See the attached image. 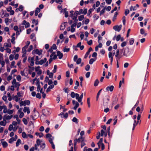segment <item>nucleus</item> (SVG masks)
<instances>
[{
  "label": "nucleus",
  "mask_w": 151,
  "mask_h": 151,
  "mask_svg": "<svg viewBox=\"0 0 151 151\" xmlns=\"http://www.w3.org/2000/svg\"><path fill=\"white\" fill-rule=\"evenodd\" d=\"M140 32L142 35H144L145 36H146L147 35V33H145L144 29L143 28H142L140 30Z\"/></svg>",
  "instance_id": "f3484780"
},
{
  "label": "nucleus",
  "mask_w": 151,
  "mask_h": 151,
  "mask_svg": "<svg viewBox=\"0 0 151 151\" xmlns=\"http://www.w3.org/2000/svg\"><path fill=\"white\" fill-rule=\"evenodd\" d=\"M57 69V66L56 65H55L54 66V69L52 70V72L53 73H55L56 72Z\"/></svg>",
  "instance_id": "a18cd8bd"
},
{
  "label": "nucleus",
  "mask_w": 151,
  "mask_h": 151,
  "mask_svg": "<svg viewBox=\"0 0 151 151\" xmlns=\"http://www.w3.org/2000/svg\"><path fill=\"white\" fill-rule=\"evenodd\" d=\"M126 17L125 16H123L122 17L123 19V24L124 25H125V22H126Z\"/></svg>",
  "instance_id": "603ef678"
},
{
  "label": "nucleus",
  "mask_w": 151,
  "mask_h": 151,
  "mask_svg": "<svg viewBox=\"0 0 151 151\" xmlns=\"http://www.w3.org/2000/svg\"><path fill=\"white\" fill-rule=\"evenodd\" d=\"M72 121L76 124H78V120L76 117H74L73 118Z\"/></svg>",
  "instance_id": "4be33fe9"
},
{
  "label": "nucleus",
  "mask_w": 151,
  "mask_h": 151,
  "mask_svg": "<svg viewBox=\"0 0 151 151\" xmlns=\"http://www.w3.org/2000/svg\"><path fill=\"white\" fill-rule=\"evenodd\" d=\"M6 124V122H4L3 121H1L0 122V124L2 126H5Z\"/></svg>",
  "instance_id": "c03bdc74"
},
{
  "label": "nucleus",
  "mask_w": 151,
  "mask_h": 151,
  "mask_svg": "<svg viewBox=\"0 0 151 151\" xmlns=\"http://www.w3.org/2000/svg\"><path fill=\"white\" fill-rule=\"evenodd\" d=\"M24 105L26 106V105H29L30 104V101L29 100H25L24 101Z\"/></svg>",
  "instance_id": "cd10ccee"
},
{
  "label": "nucleus",
  "mask_w": 151,
  "mask_h": 151,
  "mask_svg": "<svg viewBox=\"0 0 151 151\" xmlns=\"http://www.w3.org/2000/svg\"><path fill=\"white\" fill-rule=\"evenodd\" d=\"M42 142V141H40V140L39 139H37L36 141V144H35L37 146L40 145H41V142Z\"/></svg>",
  "instance_id": "412c9836"
},
{
  "label": "nucleus",
  "mask_w": 151,
  "mask_h": 151,
  "mask_svg": "<svg viewBox=\"0 0 151 151\" xmlns=\"http://www.w3.org/2000/svg\"><path fill=\"white\" fill-rule=\"evenodd\" d=\"M14 86H11V88H10V86H9L7 89V91H9V89H10L12 91H14Z\"/></svg>",
  "instance_id": "72a5a7b5"
},
{
  "label": "nucleus",
  "mask_w": 151,
  "mask_h": 151,
  "mask_svg": "<svg viewBox=\"0 0 151 151\" xmlns=\"http://www.w3.org/2000/svg\"><path fill=\"white\" fill-rule=\"evenodd\" d=\"M65 23H67V22H64V24H62L60 25V30H63L64 29L65 27V24H64Z\"/></svg>",
  "instance_id": "b1692460"
},
{
  "label": "nucleus",
  "mask_w": 151,
  "mask_h": 151,
  "mask_svg": "<svg viewBox=\"0 0 151 151\" xmlns=\"http://www.w3.org/2000/svg\"><path fill=\"white\" fill-rule=\"evenodd\" d=\"M102 89H100L98 92V93H97V96H96V101H97L98 99L99 98V95L100 94V93L101 92V91H102Z\"/></svg>",
  "instance_id": "bb28decb"
},
{
  "label": "nucleus",
  "mask_w": 151,
  "mask_h": 151,
  "mask_svg": "<svg viewBox=\"0 0 151 151\" xmlns=\"http://www.w3.org/2000/svg\"><path fill=\"white\" fill-rule=\"evenodd\" d=\"M139 102V100H138L137 101V102L136 104L134 105V107L132 108V110H133V109L134 108H135L138 105V104Z\"/></svg>",
  "instance_id": "79ce46f5"
},
{
  "label": "nucleus",
  "mask_w": 151,
  "mask_h": 151,
  "mask_svg": "<svg viewBox=\"0 0 151 151\" xmlns=\"http://www.w3.org/2000/svg\"><path fill=\"white\" fill-rule=\"evenodd\" d=\"M84 139V137L83 138L82 137L80 136L79 137V138L78 139L76 138L75 139L76 141H77V142L80 143L81 142V140Z\"/></svg>",
  "instance_id": "ddd939ff"
},
{
  "label": "nucleus",
  "mask_w": 151,
  "mask_h": 151,
  "mask_svg": "<svg viewBox=\"0 0 151 151\" xmlns=\"http://www.w3.org/2000/svg\"><path fill=\"white\" fill-rule=\"evenodd\" d=\"M78 12L77 11H76L75 12L74 14V15H73V16H72V18L73 19H77V16L78 15Z\"/></svg>",
  "instance_id": "f8f14e48"
},
{
  "label": "nucleus",
  "mask_w": 151,
  "mask_h": 151,
  "mask_svg": "<svg viewBox=\"0 0 151 151\" xmlns=\"http://www.w3.org/2000/svg\"><path fill=\"white\" fill-rule=\"evenodd\" d=\"M105 10H106V7H104V8H103L102 10H101L100 11V15L101 16L105 12Z\"/></svg>",
  "instance_id": "c85d7f7f"
},
{
  "label": "nucleus",
  "mask_w": 151,
  "mask_h": 151,
  "mask_svg": "<svg viewBox=\"0 0 151 151\" xmlns=\"http://www.w3.org/2000/svg\"><path fill=\"white\" fill-rule=\"evenodd\" d=\"M105 1L108 4H110L112 2V0H105Z\"/></svg>",
  "instance_id": "69168bd1"
},
{
  "label": "nucleus",
  "mask_w": 151,
  "mask_h": 151,
  "mask_svg": "<svg viewBox=\"0 0 151 151\" xmlns=\"http://www.w3.org/2000/svg\"><path fill=\"white\" fill-rule=\"evenodd\" d=\"M38 114L39 113L37 111H36V113H34L33 114V115L31 116L32 119L33 120L35 119L38 116Z\"/></svg>",
  "instance_id": "423d86ee"
},
{
  "label": "nucleus",
  "mask_w": 151,
  "mask_h": 151,
  "mask_svg": "<svg viewBox=\"0 0 151 151\" xmlns=\"http://www.w3.org/2000/svg\"><path fill=\"white\" fill-rule=\"evenodd\" d=\"M86 141L84 139L81 140V148H82L84 146L86 145V143L85 142Z\"/></svg>",
  "instance_id": "2eb2a0df"
},
{
  "label": "nucleus",
  "mask_w": 151,
  "mask_h": 151,
  "mask_svg": "<svg viewBox=\"0 0 151 151\" xmlns=\"http://www.w3.org/2000/svg\"><path fill=\"white\" fill-rule=\"evenodd\" d=\"M14 97H15V100L16 102H18L20 98H19L17 95H16L14 96Z\"/></svg>",
  "instance_id": "680f3d73"
},
{
  "label": "nucleus",
  "mask_w": 151,
  "mask_h": 151,
  "mask_svg": "<svg viewBox=\"0 0 151 151\" xmlns=\"http://www.w3.org/2000/svg\"><path fill=\"white\" fill-rule=\"evenodd\" d=\"M105 131H104L103 129H101V134L100 135L101 136H103L104 134L105 133Z\"/></svg>",
  "instance_id": "4d7b16f0"
},
{
  "label": "nucleus",
  "mask_w": 151,
  "mask_h": 151,
  "mask_svg": "<svg viewBox=\"0 0 151 151\" xmlns=\"http://www.w3.org/2000/svg\"><path fill=\"white\" fill-rule=\"evenodd\" d=\"M12 117L13 116L12 115L10 116H6V115H4V118L3 119V121H5V122H6V119L10 120Z\"/></svg>",
  "instance_id": "39448f33"
},
{
  "label": "nucleus",
  "mask_w": 151,
  "mask_h": 151,
  "mask_svg": "<svg viewBox=\"0 0 151 151\" xmlns=\"http://www.w3.org/2000/svg\"><path fill=\"white\" fill-rule=\"evenodd\" d=\"M110 127L109 126L107 128L106 132V133H107L108 135L109 136V137H110Z\"/></svg>",
  "instance_id": "aec40b11"
},
{
  "label": "nucleus",
  "mask_w": 151,
  "mask_h": 151,
  "mask_svg": "<svg viewBox=\"0 0 151 151\" xmlns=\"http://www.w3.org/2000/svg\"><path fill=\"white\" fill-rule=\"evenodd\" d=\"M42 114L45 116H47L49 114V112L48 110L43 109L42 111Z\"/></svg>",
  "instance_id": "7ed1b4c3"
},
{
  "label": "nucleus",
  "mask_w": 151,
  "mask_h": 151,
  "mask_svg": "<svg viewBox=\"0 0 151 151\" xmlns=\"http://www.w3.org/2000/svg\"><path fill=\"white\" fill-rule=\"evenodd\" d=\"M121 38V35H118L116 37V40L117 41H119Z\"/></svg>",
  "instance_id": "de8ad7c7"
},
{
  "label": "nucleus",
  "mask_w": 151,
  "mask_h": 151,
  "mask_svg": "<svg viewBox=\"0 0 151 151\" xmlns=\"http://www.w3.org/2000/svg\"><path fill=\"white\" fill-rule=\"evenodd\" d=\"M114 88L113 86H108L106 88V91H109V90L110 91H113Z\"/></svg>",
  "instance_id": "1a4fd4ad"
},
{
  "label": "nucleus",
  "mask_w": 151,
  "mask_h": 151,
  "mask_svg": "<svg viewBox=\"0 0 151 151\" xmlns=\"http://www.w3.org/2000/svg\"><path fill=\"white\" fill-rule=\"evenodd\" d=\"M13 129V126L12 124H10L9 126V128H8V129L9 131H11Z\"/></svg>",
  "instance_id": "e2e57ef3"
},
{
  "label": "nucleus",
  "mask_w": 151,
  "mask_h": 151,
  "mask_svg": "<svg viewBox=\"0 0 151 151\" xmlns=\"http://www.w3.org/2000/svg\"><path fill=\"white\" fill-rule=\"evenodd\" d=\"M47 58H44L43 60H41L39 61V64L40 65H42L44 63L46 62Z\"/></svg>",
  "instance_id": "dca6fc26"
},
{
  "label": "nucleus",
  "mask_w": 151,
  "mask_h": 151,
  "mask_svg": "<svg viewBox=\"0 0 151 151\" xmlns=\"http://www.w3.org/2000/svg\"><path fill=\"white\" fill-rule=\"evenodd\" d=\"M33 49V46L32 45H30L29 46V48L27 50L28 52H30Z\"/></svg>",
  "instance_id": "a19ab883"
},
{
  "label": "nucleus",
  "mask_w": 151,
  "mask_h": 151,
  "mask_svg": "<svg viewBox=\"0 0 151 151\" xmlns=\"http://www.w3.org/2000/svg\"><path fill=\"white\" fill-rule=\"evenodd\" d=\"M4 139H3L1 140V143L3 148H6L8 145V143L6 141H3Z\"/></svg>",
  "instance_id": "0eeeda50"
},
{
  "label": "nucleus",
  "mask_w": 151,
  "mask_h": 151,
  "mask_svg": "<svg viewBox=\"0 0 151 151\" xmlns=\"http://www.w3.org/2000/svg\"><path fill=\"white\" fill-rule=\"evenodd\" d=\"M134 42V40L133 38H131L129 41V44L130 45H132Z\"/></svg>",
  "instance_id": "58836bf2"
},
{
  "label": "nucleus",
  "mask_w": 151,
  "mask_h": 151,
  "mask_svg": "<svg viewBox=\"0 0 151 151\" xmlns=\"http://www.w3.org/2000/svg\"><path fill=\"white\" fill-rule=\"evenodd\" d=\"M111 73L109 72L108 73V75H106V78L109 79V76H111Z\"/></svg>",
  "instance_id": "13d9d810"
},
{
  "label": "nucleus",
  "mask_w": 151,
  "mask_h": 151,
  "mask_svg": "<svg viewBox=\"0 0 151 151\" xmlns=\"http://www.w3.org/2000/svg\"><path fill=\"white\" fill-rule=\"evenodd\" d=\"M81 58H79L77 60H76V62L77 64H79L81 63Z\"/></svg>",
  "instance_id": "e433bc0d"
},
{
  "label": "nucleus",
  "mask_w": 151,
  "mask_h": 151,
  "mask_svg": "<svg viewBox=\"0 0 151 151\" xmlns=\"http://www.w3.org/2000/svg\"><path fill=\"white\" fill-rule=\"evenodd\" d=\"M79 104L77 102H76V105L74 107L73 109L75 110H76L77 108L79 106Z\"/></svg>",
  "instance_id": "473e14b6"
},
{
  "label": "nucleus",
  "mask_w": 151,
  "mask_h": 151,
  "mask_svg": "<svg viewBox=\"0 0 151 151\" xmlns=\"http://www.w3.org/2000/svg\"><path fill=\"white\" fill-rule=\"evenodd\" d=\"M42 50L39 51L38 49H36L35 50H34L32 51V53L33 54L36 53L39 55H40L42 54Z\"/></svg>",
  "instance_id": "20e7f679"
},
{
  "label": "nucleus",
  "mask_w": 151,
  "mask_h": 151,
  "mask_svg": "<svg viewBox=\"0 0 151 151\" xmlns=\"http://www.w3.org/2000/svg\"><path fill=\"white\" fill-rule=\"evenodd\" d=\"M130 55V53H129V49L128 48L127 49H124V52L123 53V55L127 57L129 56Z\"/></svg>",
  "instance_id": "f03ea898"
},
{
  "label": "nucleus",
  "mask_w": 151,
  "mask_h": 151,
  "mask_svg": "<svg viewBox=\"0 0 151 151\" xmlns=\"http://www.w3.org/2000/svg\"><path fill=\"white\" fill-rule=\"evenodd\" d=\"M99 82V81L98 79L96 80L93 85H98Z\"/></svg>",
  "instance_id": "052dcab7"
},
{
  "label": "nucleus",
  "mask_w": 151,
  "mask_h": 151,
  "mask_svg": "<svg viewBox=\"0 0 151 151\" xmlns=\"http://www.w3.org/2000/svg\"><path fill=\"white\" fill-rule=\"evenodd\" d=\"M52 136V135L49 133L47 134L46 135V138H51Z\"/></svg>",
  "instance_id": "864d4df0"
},
{
  "label": "nucleus",
  "mask_w": 151,
  "mask_h": 151,
  "mask_svg": "<svg viewBox=\"0 0 151 151\" xmlns=\"http://www.w3.org/2000/svg\"><path fill=\"white\" fill-rule=\"evenodd\" d=\"M20 114L19 115V117L20 118H22L24 116V113L23 112H22L20 113Z\"/></svg>",
  "instance_id": "338daca9"
},
{
  "label": "nucleus",
  "mask_w": 151,
  "mask_h": 151,
  "mask_svg": "<svg viewBox=\"0 0 151 151\" xmlns=\"http://www.w3.org/2000/svg\"><path fill=\"white\" fill-rule=\"evenodd\" d=\"M32 23L33 24H34L35 23V25H37L38 24V20L37 19L36 20L35 19H33L32 21Z\"/></svg>",
  "instance_id": "c756f323"
},
{
  "label": "nucleus",
  "mask_w": 151,
  "mask_h": 151,
  "mask_svg": "<svg viewBox=\"0 0 151 151\" xmlns=\"http://www.w3.org/2000/svg\"><path fill=\"white\" fill-rule=\"evenodd\" d=\"M51 48L54 50H56L57 49V47L55 44H53Z\"/></svg>",
  "instance_id": "3c124183"
},
{
  "label": "nucleus",
  "mask_w": 151,
  "mask_h": 151,
  "mask_svg": "<svg viewBox=\"0 0 151 151\" xmlns=\"http://www.w3.org/2000/svg\"><path fill=\"white\" fill-rule=\"evenodd\" d=\"M122 25H120L119 26L116 25L113 27V29L116 31H120L122 29Z\"/></svg>",
  "instance_id": "f257e3e1"
},
{
  "label": "nucleus",
  "mask_w": 151,
  "mask_h": 151,
  "mask_svg": "<svg viewBox=\"0 0 151 151\" xmlns=\"http://www.w3.org/2000/svg\"><path fill=\"white\" fill-rule=\"evenodd\" d=\"M35 36V34L34 33H32L31 34L30 36V38L32 40V41H35V38H34Z\"/></svg>",
  "instance_id": "6ab92c4d"
},
{
  "label": "nucleus",
  "mask_w": 151,
  "mask_h": 151,
  "mask_svg": "<svg viewBox=\"0 0 151 151\" xmlns=\"http://www.w3.org/2000/svg\"><path fill=\"white\" fill-rule=\"evenodd\" d=\"M45 143L41 144L40 145V147L41 150H42L45 148Z\"/></svg>",
  "instance_id": "2f4dec72"
},
{
  "label": "nucleus",
  "mask_w": 151,
  "mask_h": 151,
  "mask_svg": "<svg viewBox=\"0 0 151 151\" xmlns=\"http://www.w3.org/2000/svg\"><path fill=\"white\" fill-rule=\"evenodd\" d=\"M22 136L23 138H27V135L26 133L24 132H22Z\"/></svg>",
  "instance_id": "393cba45"
},
{
  "label": "nucleus",
  "mask_w": 151,
  "mask_h": 151,
  "mask_svg": "<svg viewBox=\"0 0 151 151\" xmlns=\"http://www.w3.org/2000/svg\"><path fill=\"white\" fill-rule=\"evenodd\" d=\"M9 19L8 18H5V22L6 23V25H8L9 24V23L8 22H9Z\"/></svg>",
  "instance_id": "8fccbe9b"
},
{
  "label": "nucleus",
  "mask_w": 151,
  "mask_h": 151,
  "mask_svg": "<svg viewBox=\"0 0 151 151\" xmlns=\"http://www.w3.org/2000/svg\"><path fill=\"white\" fill-rule=\"evenodd\" d=\"M14 58V56L12 54H11L9 57V58L10 60H12Z\"/></svg>",
  "instance_id": "6e6d98bb"
},
{
  "label": "nucleus",
  "mask_w": 151,
  "mask_h": 151,
  "mask_svg": "<svg viewBox=\"0 0 151 151\" xmlns=\"http://www.w3.org/2000/svg\"><path fill=\"white\" fill-rule=\"evenodd\" d=\"M118 101V98L116 97H115L112 101V106H113L114 105L116 104H117Z\"/></svg>",
  "instance_id": "9d476101"
},
{
  "label": "nucleus",
  "mask_w": 151,
  "mask_h": 151,
  "mask_svg": "<svg viewBox=\"0 0 151 151\" xmlns=\"http://www.w3.org/2000/svg\"><path fill=\"white\" fill-rule=\"evenodd\" d=\"M90 68V65L89 64L87 65L85 67V69L86 71H88L89 70Z\"/></svg>",
  "instance_id": "ea45409f"
},
{
  "label": "nucleus",
  "mask_w": 151,
  "mask_h": 151,
  "mask_svg": "<svg viewBox=\"0 0 151 151\" xmlns=\"http://www.w3.org/2000/svg\"><path fill=\"white\" fill-rule=\"evenodd\" d=\"M95 61V60L93 58H91L90 60L89 61V63L90 64H92L93 63V62Z\"/></svg>",
  "instance_id": "5fc2aeb1"
},
{
  "label": "nucleus",
  "mask_w": 151,
  "mask_h": 151,
  "mask_svg": "<svg viewBox=\"0 0 151 151\" xmlns=\"http://www.w3.org/2000/svg\"><path fill=\"white\" fill-rule=\"evenodd\" d=\"M21 77L19 75H18L17 77V79L18 81H20L21 80Z\"/></svg>",
  "instance_id": "bf43d9fd"
},
{
  "label": "nucleus",
  "mask_w": 151,
  "mask_h": 151,
  "mask_svg": "<svg viewBox=\"0 0 151 151\" xmlns=\"http://www.w3.org/2000/svg\"><path fill=\"white\" fill-rule=\"evenodd\" d=\"M118 13L117 12H115L114 15L112 19V21L114 22L116 19V17L118 15Z\"/></svg>",
  "instance_id": "a878e982"
},
{
  "label": "nucleus",
  "mask_w": 151,
  "mask_h": 151,
  "mask_svg": "<svg viewBox=\"0 0 151 151\" xmlns=\"http://www.w3.org/2000/svg\"><path fill=\"white\" fill-rule=\"evenodd\" d=\"M15 63V62L14 61H12V62L11 63V68H12V67L16 68V66H14Z\"/></svg>",
  "instance_id": "f704fd0d"
},
{
  "label": "nucleus",
  "mask_w": 151,
  "mask_h": 151,
  "mask_svg": "<svg viewBox=\"0 0 151 151\" xmlns=\"http://www.w3.org/2000/svg\"><path fill=\"white\" fill-rule=\"evenodd\" d=\"M21 144V141L20 139H19L16 142V146L17 147H18L19 145Z\"/></svg>",
  "instance_id": "a211bd4d"
},
{
  "label": "nucleus",
  "mask_w": 151,
  "mask_h": 151,
  "mask_svg": "<svg viewBox=\"0 0 151 151\" xmlns=\"http://www.w3.org/2000/svg\"><path fill=\"white\" fill-rule=\"evenodd\" d=\"M84 18V17L83 15H81L78 16V20L79 21H81Z\"/></svg>",
  "instance_id": "4c0bfd02"
},
{
  "label": "nucleus",
  "mask_w": 151,
  "mask_h": 151,
  "mask_svg": "<svg viewBox=\"0 0 151 151\" xmlns=\"http://www.w3.org/2000/svg\"><path fill=\"white\" fill-rule=\"evenodd\" d=\"M14 112V110H9L8 111H7V113L9 114H13Z\"/></svg>",
  "instance_id": "37998d69"
},
{
  "label": "nucleus",
  "mask_w": 151,
  "mask_h": 151,
  "mask_svg": "<svg viewBox=\"0 0 151 151\" xmlns=\"http://www.w3.org/2000/svg\"><path fill=\"white\" fill-rule=\"evenodd\" d=\"M117 117L116 116L114 119V123H113V124L114 125H115L117 123V120L116 119Z\"/></svg>",
  "instance_id": "09e8293b"
},
{
  "label": "nucleus",
  "mask_w": 151,
  "mask_h": 151,
  "mask_svg": "<svg viewBox=\"0 0 151 151\" xmlns=\"http://www.w3.org/2000/svg\"><path fill=\"white\" fill-rule=\"evenodd\" d=\"M78 56L77 55H76L74 56L73 58V60L74 62H76L78 59Z\"/></svg>",
  "instance_id": "774afa93"
},
{
  "label": "nucleus",
  "mask_w": 151,
  "mask_h": 151,
  "mask_svg": "<svg viewBox=\"0 0 151 151\" xmlns=\"http://www.w3.org/2000/svg\"><path fill=\"white\" fill-rule=\"evenodd\" d=\"M92 50H93V49H92V48L91 47H90L88 51L86 52V53L84 57V58L85 59H86L87 58L88 55L89 54L90 52L91 51H92Z\"/></svg>",
  "instance_id": "6e6552de"
},
{
  "label": "nucleus",
  "mask_w": 151,
  "mask_h": 151,
  "mask_svg": "<svg viewBox=\"0 0 151 151\" xmlns=\"http://www.w3.org/2000/svg\"><path fill=\"white\" fill-rule=\"evenodd\" d=\"M3 108L4 109V110L3 111V112L4 113H6L7 112V107L5 105H4L3 106Z\"/></svg>",
  "instance_id": "5701e85b"
},
{
  "label": "nucleus",
  "mask_w": 151,
  "mask_h": 151,
  "mask_svg": "<svg viewBox=\"0 0 151 151\" xmlns=\"http://www.w3.org/2000/svg\"><path fill=\"white\" fill-rule=\"evenodd\" d=\"M36 97L39 99H40L41 98V95L40 93H38L36 95Z\"/></svg>",
  "instance_id": "49530a36"
},
{
  "label": "nucleus",
  "mask_w": 151,
  "mask_h": 151,
  "mask_svg": "<svg viewBox=\"0 0 151 151\" xmlns=\"http://www.w3.org/2000/svg\"><path fill=\"white\" fill-rule=\"evenodd\" d=\"M22 121L24 123L25 125H27L28 124V122L26 119L25 118H23L22 119Z\"/></svg>",
  "instance_id": "c9c22d12"
},
{
  "label": "nucleus",
  "mask_w": 151,
  "mask_h": 151,
  "mask_svg": "<svg viewBox=\"0 0 151 151\" xmlns=\"http://www.w3.org/2000/svg\"><path fill=\"white\" fill-rule=\"evenodd\" d=\"M57 56L59 57V59H61L63 57V54L61 53L60 52L58 51L57 52Z\"/></svg>",
  "instance_id": "9b49d317"
},
{
  "label": "nucleus",
  "mask_w": 151,
  "mask_h": 151,
  "mask_svg": "<svg viewBox=\"0 0 151 151\" xmlns=\"http://www.w3.org/2000/svg\"><path fill=\"white\" fill-rule=\"evenodd\" d=\"M4 46L5 47H11V44L10 42H9V43H5L4 44Z\"/></svg>",
  "instance_id": "7c9ffc66"
},
{
  "label": "nucleus",
  "mask_w": 151,
  "mask_h": 151,
  "mask_svg": "<svg viewBox=\"0 0 151 151\" xmlns=\"http://www.w3.org/2000/svg\"><path fill=\"white\" fill-rule=\"evenodd\" d=\"M127 45V42H123L121 44V46L123 47Z\"/></svg>",
  "instance_id": "0e129e2a"
},
{
  "label": "nucleus",
  "mask_w": 151,
  "mask_h": 151,
  "mask_svg": "<svg viewBox=\"0 0 151 151\" xmlns=\"http://www.w3.org/2000/svg\"><path fill=\"white\" fill-rule=\"evenodd\" d=\"M28 67L29 68V74H31L32 71L34 70L35 68L34 67H31L30 66H29Z\"/></svg>",
  "instance_id": "4468645a"
}]
</instances>
